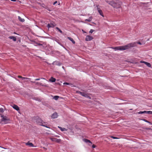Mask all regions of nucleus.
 <instances>
[{
    "mask_svg": "<svg viewBox=\"0 0 152 152\" xmlns=\"http://www.w3.org/2000/svg\"><path fill=\"white\" fill-rule=\"evenodd\" d=\"M136 42H133L131 43H129L127 45L118 46L116 47H112L111 48L113 49L116 50H125L129 49L131 48H132L135 47L136 45Z\"/></svg>",
    "mask_w": 152,
    "mask_h": 152,
    "instance_id": "1",
    "label": "nucleus"
},
{
    "mask_svg": "<svg viewBox=\"0 0 152 152\" xmlns=\"http://www.w3.org/2000/svg\"><path fill=\"white\" fill-rule=\"evenodd\" d=\"M109 4L111 5L114 8H118L121 7L122 5V3L118 0H116L115 1H112L110 3H109Z\"/></svg>",
    "mask_w": 152,
    "mask_h": 152,
    "instance_id": "2",
    "label": "nucleus"
},
{
    "mask_svg": "<svg viewBox=\"0 0 152 152\" xmlns=\"http://www.w3.org/2000/svg\"><path fill=\"white\" fill-rule=\"evenodd\" d=\"M1 121L3 122L4 124H7L9 123L10 121V118L7 116L1 115Z\"/></svg>",
    "mask_w": 152,
    "mask_h": 152,
    "instance_id": "3",
    "label": "nucleus"
},
{
    "mask_svg": "<svg viewBox=\"0 0 152 152\" xmlns=\"http://www.w3.org/2000/svg\"><path fill=\"white\" fill-rule=\"evenodd\" d=\"M37 122L39 125H40L45 126L47 128H48V127L45 126V125H43L42 124H43V121L40 118L37 119Z\"/></svg>",
    "mask_w": 152,
    "mask_h": 152,
    "instance_id": "4",
    "label": "nucleus"
},
{
    "mask_svg": "<svg viewBox=\"0 0 152 152\" xmlns=\"http://www.w3.org/2000/svg\"><path fill=\"white\" fill-rule=\"evenodd\" d=\"M77 92L80 94V95L82 96H84L88 98H89L90 99H91V97L89 96H88V94H87L84 92H82L79 91H78Z\"/></svg>",
    "mask_w": 152,
    "mask_h": 152,
    "instance_id": "5",
    "label": "nucleus"
},
{
    "mask_svg": "<svg viewBox=\"0 0 152 152\" xmlns=\"http://www.w3.org/2000/svg\"><path fill=\"white\" fill-rule=\"evenodd\" d=\"M96 7H97V9L99 14L103 17H104V15L102 10L98 7L99 5H96Z\"/></svg>",
    "mask_w": 152,
    "mask_h": 152,
    "instance_id": "6",
    "label": "nucleus"
},
{
    "mask_svg": "<svg viewBox=\"0 0 152 152\" xmlns=\"http://www.w3.org/2000/svg\"><path fill=\"white\" fill-rule=\"evenodd\" d=\"M50 139L52 141L56 142L57 143H59L61 141V139L56 138H50Z\"/></svg>",
    "mask_w": 152,
    "mask_h": 152,
    "instance_id": "7",
    "label": "nucleus"
},
{
    "mask_svg": "<svg viewBox=\"0 0 152 152\" xmlns=\"http://www.w3.org/2000/svg\"><path fill=\"white\" fill-rule=\"evenodd\" d=\"M56 26V24L54 23H50L49 24H48L47 25V27L48 28H53L54 27Z\"/></svg>",
    "mask_w": 152,
    "mask_h": 152,
    "instance_id": "8",
    "label": "nucleus"
},
{
    "mask_svg": "<svg viewBox=\"0 0 152 152\" xmlns=\"http://www.w3.org/2000/svg\"><path fill=\"white\" fill-rule=\"evenodd\" d=\"M93 39V37L90 36L88 35L86 37L85 40L86 41H89L92 40Z\"/></svg>",
    "mask_w": 152,
    "mask_h": 152,
    "instance_id": "9",
    "label": "nucleus"
},
{
    "mask_svg": "<svg viewBox=\"0 0 152 152\" xmlns=\"http://www.w3.org/2000/svg\"><path fill=\"white\" fill-rule=\"evenodd\" d=\"M58 114L57 113L55 112L53 113L51 117L53 118H55L57 117Z\"/></svg>",
    "mask_w": 152,
    "mask_h": 152,
    "instance_id": "10",
    "label": "nucleus"
},
{
    "mask_svg": "<svg viewBox=\"0 0 152 152\" xmlns=\"http://www.w3.org/2000/svg\"><path fill=\"white\" fill-rule=\"evenodd\" d=\"M12 107L13 108H14L15 109L17 110V111H18L20 110L19 107L16 105L14 104L13 106Z\"/></svg>",
    "mask_w": 152,
    "mask_h": 152,
    "instance_id": "11",
    "label": "nucleus"
},
{
    "mask_svg": "<svg viewBox=\"0 0 152 152\" xmlns=\"http://www.w3.org/2000/svg\"><path fill=\"white\" fill-rule=\"evenodd\" d=\"M56 79L52 77H51L50 78L49 80V81L50 82H54L56 81Z\"/></svg>",
    "mask_w": 152,
    "mask_h": 152,
    "instance_id": "12",
    "label": "nucleus"
},
{
    "mask_svg": "<svg viewBox=\"0 0 152 152\" xmlns=\"http://www.w3.org/2000/svg\"><path fill=\"white\" fill-rule=\"evenodd\" d=\"M31 82L32 83H35L36 85H41L42 86H44L43 85H42V83H39V82H36L35 81H31Z\"/></svg>",
    "mask_w": 152,
    "mask_h": 152,
    "instance_id": "13",
    "label": "nucleus"
},
{
    "mask_svg": "<svg viewBox=\"0 0 152 152\" xmlns=\"http://www.w3.org/2000/svg\"><path fill=\"white\" fill-rule=\"evenodd\" d=\"M9 39H12L14 41H16V38L14 36H11L9 37Z\"/></svg>",
    "mask_w": 152,
    "mask_h": 152,
    "instance_id": "14",
    "label": "nucleus"
},
{
    "mask_svg": "<svg viewBox=\"0 0 152 152\" xmlns=\"http://www.w3.org/2000/svg\"><path fill=\"white\" fill-rule=\"evenodd\" d=\"M26 145L29 146L30 147H33L34 145L32 143L29 142L26 143Z\"/></svg>",
    "mask_w": 152,
    "mask_h": 152,
    "instance_id": "15",
    "label": "nucleus"
},
{
    "mask_svg": "<svg viewBox=\"0 0 152 152\" xmlns=\"http://www.w3.org/2000/svg\"><path fill=\"white\" fill-rule=\"evenodd\" d=\"M58 127L60 129L61 131H67V129L65 128H63L61 127L58 126Z\"/></svg>",
    "mask_w": 152,
    "mask_h": 152,
    "instance_id": "16",
    "label": "nucleus"
},
{
    "mask_svg": "<svg viewBox=\"0 0 152 152\" xmlns=\"http://www.w3.org/2000/svg\"><path fill=\"white\" fill-rule=\"evenodd\" d=\"M67 38L69 40H70L71 41L73 44H75V42L74 41V40L72 38L69 37H67Z\"/></svg>",
    "mask_w": 152,
    "mask_h": 152,
    "instance_id": "17",
    "label": "nucleus"
},
{
    "mask_svg": "<svg viewBox=\"0 0 152 152\" xmlns=\"http://www.w3.org/2000/svg\"><path fill=\"white\" fill-rule=\"evenodd\" d=\"M92 19V17H89V18L88 19H86L85 20V21L90 22L91 21Z\"/></svg>",
    "mask_w": 152,
    "mask_h": 152,
    "instance_id": "18",
    "label": "nucleus"
},
{
    "mask_svg": "<svg viewBox=\"0 0 152 152\" xmlns=\"http://www.w3.org/2000/svg\"><path fill=\"white\" fill-rule=\"evenodd\" d=\"M18 19L21 22H23L25 21V20L23 18H22L18 16Z\"/></svg>",
    "mask_w": 152,
    "mask_h": 152,
    "instance_id": "19",
    "label": "nucleus"
},
{
    "mask_svg": "<svg viewBox=\"0 0 152 152\" xmlns=\"http://www.w3.org/2000/svg\"><path fill=\"white\" fill-rule=\"evenodd\" d=\"M83 140L86 143L89 142V143H91V141L88 140L87 139H84Z\"/></svg>",
    "mask_w": 152,
    "mask_h": 152,
    "instance_id": "20",
    "label": "nucleus"
},
{
    "mask_svg": "<svg viewBox=\"0 0 152 152\" xmlns=\"http://www.w3.org/2000/svg\"><path fill=\"white\" fill-rule=\"evenodd\" d=\"M63 84L64 85H66L70 86H72L73 85L71 83H67V82H65V83H64Z\"/></svg>",
    "mask_w": 152,
    "mask_h": 152,
    "instance_id": "21",
    "label": "nucleus"
},
{
    "mask_svg": "<svg viewBox=\"0 0 152 152\" xmlns=\"http://www.w3.org/2000/svg\"><path fill=\"white\" fill-rule=\"evenodd\" d=\"M59 98V96H54L53 97V99H54L55 100H57L58 99V98Z\"/></svg>",
    "mask_w": 152,
    "mask_h": 152,
    "instance_id": "22",
    "label": "nucleus"
},
{
    "mask_svg": "<svg viewBox=\"0 0 152 152\" xmlns=\"http://www.w3.org/2000/svg\"><path fill=\"white\" fill-rule=\"evenodd\" d=\"M145 64L149 67H150L151 66V64L149 63L146 62V63Z\"/></svg>",
    "mask_w": 152,
    "mask_h": 152,
    "instance_id": "23",
    "label": "nucleus"
},
{
    "mask_svg": "<svg viewBox=\"0 0 152 152\" xmlns=\"http://www.w3.org/2000/svg\"><path fill=\"white\" fill-rule=\"evenodd\" d=\"M56 28L61 33H62V31L60 30V29L58 27H56Z\"/></svg>",
    "mask_w": 152,
    "mask_h": 152,
    "instance_id": "24",
    "label": "nucleus"
},
{
    "mask_svg": "<svg viewBox=\"0 0 152 152\" xmlns=\"http://www.w3.org/2000/svg\"><path fill=\"white\" fill-rule=\"evenodd\" d=\"M147 114H148L152 115V111H148Z\"/></svg>",
    "mask_w": 152,
    "mask_h": 152,
    "instance_id": "25",
    "label": "nucleus"
},
{
    "mask_svg": "<svg viewBox=\"0 0 152 152\" xmlns=\"http://www.w3.org/2000/svg\"><path fill=\"white\" fill-rule=\"evenodd\" d=\"M142 120H143V121H145V122L148 123H149V124L151 123L150 122H149L148 121H147V120H146L145 119H142Z\"/></svg>",
    "mask_w": 152,
    "mask_h": 152,
    "instance_id": "26",
    "label": "nucleus"
},
{
    "mask_svg": "<svg viewBox=\"0 0 152 152\" xmlns=\"http://www.w3.org/2000/svg\"><path fill=\"white\" fill-rule=\"evenodd\" d=\"M4 112V110L3 108H0V112L1 113H3Z\"/></svg>",
    "mask_w": 152,
    "mask_h": 152,
    "instance_id": "27",
    "label": "nucleus"
},
{
    "mask_svg": "<svg viewBox=\"0 0 152 152\" xmlns=\"http://www.w3.org/2000/svg\"><path fill=\"white\" fill-rule=\"evenodd\" d=\"M30 78L26 77H23V78H22V80H28V79H30Z\"/></svg>",
    "mask_w": 152,
    "mask_h": 152,
    "instance_id": "28",
    "label": "nucleus"
},
{
    "mask_svg": "<svg viewBox=\"0 0 152 152\" xmlns=\"http://www.w3.org/2000/svg\"><path fill=\"white\" fill-rule=\"evenodd\" d=\"M137 113L138 114H142L143 113V111H140L139 112H137Z\"/></svg>",
    "mask_w": 152,
    "mask_h": 152,
    "instance_id": "29",
    "label": "nucleus"
},
{
    "mask_svg": "<svg viewBox=\"0 0 152 152\" xmlns=\"http://www.w3.org/2000/svg\"><path fill=\"white\" fill-rule=\"evenodd\" d=\"M110 137L112 138H113V139H118V138L116 137H113V136H111Z\"/></svg>",
    "mask_w": 152,
    "mask_h": 152,
    "instance_id": "30",
    "label": "nucleus"
},
{
    "mask_svg": "<svg viewBox=\"0 0 152 152\" xmlns=\"http://www.w3.org/2000/svg\"><path fill=\"white\" fill-rule=\"evenodd\" d=\"M94 31L93 30V29H91V30H90V31H89V33H91V34Z\"/></svg>",
    "mask_w": 152,
    "mask_h": 152,
    "instance_id": "31",
    "label": "nucleus"
},
{
    "mask_svg": "<svg viewBox=\"0 0 152 152\" xmlns=\"http://www.w3.org/2000/svg\"><path fill=\"white\" fill-rule=\"evenodd\" d=\"M140 63H144L145 64L146 63V62L143 61H140Z\"/></svg>",
    "mask_w": 152,
    "mask_h": 152,
    "instance_id": "32",
    "label": "nucleus"
},
{
    "mask_svg": "<svg viewBox=\"0 0 152 152\" xmlns=\"http://www.w3.org/2000/svg\"><path fill=\"white\" fill-rule=\"evenodd\" d=\"M135 42L136 43V44H137V43L138 44H139V45H141V43L140 42Z\"/></svg>",
    "mask_w": 152,
    "mask_h": 152,
    "instance_id": "33",
    "label": "nucleus"
},
{
    "mask_svg": "<svg viewBox=\"0 0 152 152\" xmlns=\"http://www.w3.org/2000/svg\"><path fill=\"white\" fill-rule=\"evenodd\" d=\"M18 77L19 78H22H22H23V77H22L21 76H20V75L18 76Z\"/></svg>",
    "mask_w": 152,
    "mask_h": 152,
    "instance_id": "34",
    "label": "nucleus"
},
{
    "mask_svg": "<svg viewBox=\"0 0 152 152\" xmlns=\"http://www.w3.org/2000/svg\"><path fill=\"white\" fill-rule=\"evenodd\" d=\"M92 147L93 148H95L96 147V145L94 144H93L92 146Z\"/></svg>",
    "mask_w": 152,
    "mask_h": 152,
    "instance_id": "35",
    "label": "nucleus"
},
{
    "mask_svg": "<svg viewBox=\"0 0 152 152\" xmlns=\"http://www.w3.org/2000/svg\"><path fill=\"white\" fill-rule=\"evenodd\" d=\"M148 111H143V113H147V114Z\"/></svg>",
    "mask_w": 152,
    "mask_h": 152,
    "instance_id": "36",
    "label": "nucleus"
},
{
    "mask_svg": "<svg viewBox=\"0 0 152 152\" xmlns=\"http://www.w3.org/2000/svg\"><path fill=\"white\" fill-rule=\"evenodd\" d=\"M57 3V1H55L53 3V5H55Z\"/></svg>",
    "mask_w": 152,
    "mask_h": 152,
    "instance_id": "37",
    "label": "nucleus"
},
{
    "mask_svg": "<svg viewBox=\"0 0 152 152\" xmlns=\"http://www.w3.org/2000/svg\"><path fill=\"white\" fill-rule=\"evenodd\" d=\"M40 80V79L39 78H37V79H35V80L36 81H37V80Z\"/></svg>",
    "mask_w": 152,
    "mask_h": 152,
    "instance_id": "38",
    "label": "nucleus"
},
{
    "mask_svg": "<svg viewBox=\"0 0 152 152\" xmlns=\"http://www.w3.org/2000/svg\"><path fill=\"white\" fill-rule=\"evenodd\" d=\"M44 7V8H46V9H47L48 10V8L46 6H45V7Z\"/></svg>",
    "mask_w": 152,
    "mask_h": 152,
    "instance_id": "39",
    "label": "nucleus"
},
{
    "mask_svg": "<svg viewBox=\"0 0 152 152\" xmlns=\"http://www.w3.org/2000/svg\"><path fill=\"white\" fill-rule=\"evenodd\" d=\"M106 1L107 3H108V4H109V3H110V1Z\"/></svg>",
    "mask_w": 152,
    "mask_h": 152,
    "instance_id": "40",
    "label": "nucleus"
},
{
    "mask_svg": "<svg viewBox=\"0 0 152 152\" xmlns=\"http://www.w3.org/2000/svg\"><path fill=\"white\" fill-rule=\"evenodd\" d=\"M43 148H44V149H45V150H47V148H45L43 147Z\"/></svg>",
    "mask_w": 152,
    "mask_h": 152,
    "instance_id": "41",
    "label": "nucleus"
},
{
    "mask_svg": "<svg viewBox=\"0 0 152 152\" xmlns=\"http://www.w3.org/2000/svg\"><path fill=\"white\" fill-rule=\"evenodd\" d=\"M38 45H42V44H38Z\"/></svg>",
    "mask_w": 152,
    "mask_h": 152,
    "instance_id": "42",
    "label": "nucleus"
},
{
    "mask_svg": "<svg viewBox=\"0 0 152 152\" xmlns=\"http://www.w3.org/2000/svg\"><path fill=\"white\" fill-rule=\"evenodd\" d=\"M61 64L59 63V64H58V65L60 66V65Z\"/></svg>",
    "mask_w": 152,
    "mask_h": 152,
    "instance_id": "43",
    "label": "nucleus"
},
{
    "mask_svg": "<svg viewBox=\"0 0 152 152\" xmlns=\"http://www.w3.org/2000/svg\"><path fill=\"white\" fill-rule=\"evenodd\" d=\"M149 129V128H147V129Z\"/></svg>",
    "mask_w": 152,
    "mask_h": 152,
    "instance_id": "44",
    "label": "nucleus"
},
{
    "mask_svg": "<svg viewBox=\"0 0 152 152\" xmlns=\"http://www.w3.org/2000/svg\"><path fill=\"white\" fill-rule=\"evenodd\" d=\"M14 34H16V33L15 32H14Z\"/></svg>",
    "mask_w": 152,
    "mask_h": 152,
    "instance_id": "45",
    "label": "nucleus"
},
{
    "mask_svg": "<svg viewBox=\"0 0 152 152\" xmlns=\"http://www.w3.org/2000/svg\"><path fill=\"white\" fill-rule=\"evenodd\" d=\"M60 3H59V4H58L59 5H60Z\"/></svg>",
    "mask_w": 152,
    "mask_h": 152,
    "instance_id": "46",
    "label": "nucleus"
},
{
    "mask_svg": "<svg viewBox=\"0 0 152 152\" xmlns=\"http://www.w3.org/2000/svg\"><path fill=\"white\" fill-rule=\"evenodd\" d=\"M42 78L45 79L44 78Z\"/></svg>",
    "mask_w": 152,
    "mask_h": 152,
    "instance_id": "47",
    "label": "nucleus"
}]
</instances>
